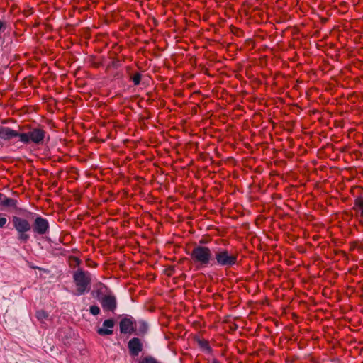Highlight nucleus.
Segmentation results:
<instances>
[{
  "label": "nucleus",
  "mask_w": 363,
  "mask_h": 363,
  "mask_svg": "<svg viewBox=\"0 0 363 363\" xmlns=\"http://www.w3.org/2000/svg\"><path fill=\"white\" fill-rule=\"evenodd\" d=\"M120 332L124 335L143 336L147 333L148 325L143 320H136L130 315L121 316L119 322Z\"/></svg>",
  "instance_id": "nucleus-1"
},
{
  "label": "nucleus",
  "mask_w": 363,
  "mask_h": 363,
  "mask_svg": "<svg viewBox=\"0 0 363 363\" xmlns=\"http://www.w3.org/2000/svg\"><path fill=\"white\" fill-rule=\"evenodd\" d=\"M189 255L192 262L199 269L214 265L213 254L206 246H195Z\"/></svg>",
  "instance_id": "nucleus-2"
},
{
  "label": "nucleus",
  "mask_w": 363,
  "mask_h": 363,
  "mask_svg": "<svg viewBox=\"0 0 363 363\" xmlns=\"http://www.w3.org/2000/svg\"><path fill=\"white\" fill-rule=\"evenodd\" d=\"M73 279L77 286V295H82L90 291L91 275L89 272L79 269L74 272Z\"/></svg>",
  "instance_id": "nucleus-3"
},
{
  "label": "nucleus",
  "mask_w": 363,
  "mask_h": 363,
  "mask_svg": "<svg viewBox=\"0 0 363 363\" xmlns=\"http://www.w3.org/2000/svg\"><path fill=\"white\" fill-rule=\"evenodd\" d=\"M12 223L18 233V240L26 242L30 238L27 233L31 230V225L29 221L25 218L14 216L12 217Z\"/></svg>",
  "instance_id": "nucleus-4"
},
{
  "label": "nucleus",
  "mask_w": 363,
  "mask_h": 363,
  "mask_svg": "<svg viewBox=\"0 0 363 363\" xmlns=\"http://www.w3.org/2000/svg\"><path fill=\"white\" fill-rule=\"evenodd\" d=\"M214 264L230 267L237 263V255L230 253L225 249H219L213 255Z\"/></svg>",
  "instance_id": "nucleus-5"
},
{
  "label": "nucleus",
  "mask_w": 363,
  "mask_h": 363,
  "mask_svg": "<svg viewBox=\"0 0 363 363\" xmlns=\"http://www.w3.org/2000/svg\"><path fill=\"white\" fill-rule=\"evenodd\" d=\"M45 136V131L41 128H33L28 133H20L19 140L24 143L41 144Z\"/></svg>",
  "instance_id": "nucleus-6"
},
{
  "label": "nucleus",
  "mask_w": 363,
  "mask_h": 363,
  "mask_svg": "<svg viewBox=\"0 0 363 363\" xmlns=\"http://www.w3.org/2000/svg\"><path fill=\"white\" fill-rule=\"evenodd\" d=\"M48 229L49 223L45 218L38 216L35 219L33 225L34 233L39 235H44L48 232Z\"/></svg>",
  "instance_id": "nucleus-7"
},
{
  "label": "nucleus",
  "mask_w": 363,
  "mask_h": 363,
  "mask_svg": "<svg viewBox=\"0 0 363 363\" xmlns=\"http://www.w3.org/2000/svg\"><path fill=\"white\" fill-rule=\"evenodd\" d=\"M101 305L104 310L113 311L116 308V298L113 296H105L102 298Z\"/></svg>",
  "instance_id": "nucleus-8"
},
{
  "label": "nucleus",
  "mask_w": 363,
  "mask_h": 363,
  "mask_svg": "<svg viewBox=\"0 0 363 363\" xmlns=\"http://www.w3.org/2000/svg\"><path fill=\"white\" fill-rule=\"evenodd\" d=\"M20 133L11 129L9 127H0V138L3 140H10L15 137L19 138Z\"/></svg>",
  "instance_id": "nucleus-9"
},
{
  "label": "nucleus",
  "mask_w": 363,
  "mask_h": 363,
  "mask_svg": "<svg viewBox=\"0 0 363 363\" xmlns=\"http://www.w3.org/2000/svg\"><path fill=\"white\" fill-rule=\"evenodd\" d=\"M114 321L112 319L105 320L102 327L99 329L98 333L101 335H110L113 333Z\"/></svg>",
  "instance_id": "nucleus-10"
},
{
  "label": "nucleus",
  "mask_w": 363,
  "mask_h": 363,
  "mask_svg": "<svg viewBox=\"0 0 363 363\" xmlns=\"http://www.w3.org/2000/svg\"><path fill=\"white\" fill-rule=\"evenodd\" d=\"M128 347L132 356H138L143 350V344L141 342H128Z\"/></svg>",
  "instance_id": "nucleus-11"
},
{
  "label": "nucleus",
  "mask_w": 363,
  "mask_h": 363,
  "mask_svg": "<svg viewBox=\"0 0 363 363\" xmlns=\"http://www.w3.org/2000/svg\"><path fill=\"white\" fill-rule=\"evenodd\" d=\"M2 199L0 200V204L5 207H16V200L8 198L4 194H2Z\"/></svg>",
  "instance_id": "nucleus-12"
},
{
  "label": "nucleus",
  "mask_w": 363,
  "mask_h": 363,
  "mask_svg": "<svg viewBox=\"0 0 363 363\" xmlns=\"http://www.w3.org/2000/svg\"><path fill=\"white\" fill-rule=\"evenodd\" d=\"M138 363H160L155 357L147 355L138 359Z\"/></svg>",
  "instance_id": "nucleus-13"
},
{
  "label": "nucleus",
  "mask_w": 363,
  "mask_h": 363,
  "mask_svg": "<svg viewBox=\"0 0 363 363\" xmlns=\"http://www.w3.org/2000/svg\"><path fill=\"white\" fill-rule=\"evenodd\" d=\"M354 209L359 211L361 216H363V198L359 197L355 199Z\"/></svg>",
  "instance_id": "nucleus-14"
},
{
  "label": "nucleus",
  "mask_w": 363,
  "mask_h": 363,
  "mask_svg": "<svg viewBox=\"0 0 363 363\" xmlns=\"http://www.w3.org/2000/svg\"><path fill=\"white\" fill-rule=\"evenodd\" d=\"M36 318L42 323H45V321L47 320L48 318V314L43 310L38 311L36 312Z\"/></svg>",
  "instance_id": "nucleus-15"
},
{
  "label": "nucleus",
  "mask_w": 363,
  "mask_h": 363,
  "mask_svg": "<svg viewBox=\"0 0 363 363\" xmlns=\"http://www.w3.org/2000/svg\"><path fill=\"white\" fill-rule=\"evenodd\" d=\"M131 79L135 85H138L140 83L141 74L140 73H135L132 76Z\"/></svg>",
  "instance_id": "nucleus-16"
},
{
  "label": "nucleus",
  "mask_w": 363,
  "mask_h": 363,
  "mask_svg": "<svg viewBox=\"0 0 363 363\" xmlns=\"http://www.w3.org/2000/svg\"><path fill=\"white\" fill-rule=\"evenodd\" d=\"M90 313L94 315H96L100 313V308L97 306H91L90 307Z\"/></svg>",
  "instance_id": "nucleus-17"
},
{
  "label": "nucleus",
  "mask_w": 363,
  "mask_h": 363,
  "mask_svg": "<svg viewBox=\"0 0 363 363\" xmlns=\"http://www.w3.org/2000/svg\"><path fill=\"white\" fill-rule=\"evenodd\" d=\"M199 345L201 346V347H206L207 345V343L208 342H204V341H202V342H199Z\"/></svg>",
  "instance_id": "nucleus-18"
},
{
  "label": "nucleus",
  "mask_w": 363,
  "mask_h": 363,
  "mask_svg": "<svg viewBox=\"0 0 363 363\" xmlns=\"http://www.w3.org/2000/svg\"><path fill=\"white\" fill-rule=\"evenodd\" d=\"M74 263L77 264V265H79L80 264V260L79 259L77 258V257H74Z\"/></svg>",
  "instance_id": "nucleus-19"
},
{
  "label": "nucleus",
  "mask_w": 363,
  "mask_h": 363,
  "mask_svg": "<svg viewBox=\"0 0 363 363\" xmlns=\"http://www.w3.org/2000/svg\"><path fill=\"white\" fill-rule=\"evenodd\" d=\"M130 340H134V341H136V340H139L138 338L137 337H133V339H131Z\"/></svg>",
  "instance_id": "nucleus-20"
},
{
  "label": "nucleus",
  "mask_w": 363,
  "mask_h": 363,
  "mask_svg": "<svg viewBox=\"0 0 363 363\" xmlns=\"http://www.w3.org/2000/svg\"><path fill=\"white\" fill-rule=\"evenodd\" d=\"M1 197H2V194L0 193V200L2 199Z\"/></svg>",
  "instance_id": "nucleus-21"
}]
</instances>
